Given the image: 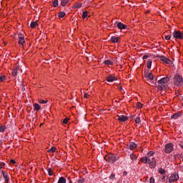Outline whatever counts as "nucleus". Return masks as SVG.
Wrapping results in <instances>:
<instances>
[{"instance_id":"49530a36","label":"nucleus","mask_w":183,"mask_h":183,"mask_svg":"<svg viewBox=\"0 0 183 183\" xmlns=\"http://www.w3.org/2000/svg\"><path fill=\"white\" fill-rule=\"evenodd\" d=\"M18 69H19V67L17 66L14 68L13 71H16V72H18Z\"/></svg>"},{"instance_id":"4c0bfd02","label":"nucleus","mask_w":183,"mask_h":183,"mask_svg":"<svg viewBox=\"0 0 183 183\" xmlns=\"http://www.w3.org/2000/svg\"><path fill=\"white\" fill-rule=\"evenodd\" d=\"M119 89L122 94H125V91H124V89L121 86H119Z\"/></svg>"},{"instance_id":"2f4dec72","label":"nucleus","mask_w":183,"mask_h":183,"mask_svg":"<svg viewBox=\"0 0 183 183\" xmlns=\"http://www.w3.org/2000/svg\"><path fill=\"white\" fill-rule=\"evenodd\" d=\"M159 174H161L162 175H165V170H164L163 169H159Z\"/></svg>"},{"instance_id":"1a4fd4ad","label":"nucleus","mask_w":183,"mask_h":183,"mask_svg":"<svg viewBox=\"0 0 183 183\" xmlns=\"http://www.w3.org/2000/svg\"><path fill=\"white\" fill-rule=\"evenodd\" d=\"M106 79L108 82H114V81H118L117 76L112 74H109L107 77H106Z\"/></svg>"},{"instance_id":"a19ab883","label":"nucleus","mask_w":183,"mask_h":183,"mask_svg":"<svg viewBox=\"0 0 183 183\" xmlns=\"http://www.w3.org/2000/svg\"><path fill=\"white\" fill-rule=\"evenodd\" d=\"M149 182H150V183H154V182H155V179L154 178V177H150V179H149Z\"/></svg>"},{"instance_id":"de8ad7c7","label":"nucleus","mask_w":183,"mask_h":183,"mask_svg":"<svg viewBox=\"0 0 183 183\" xmlns=\"http://www.w3.org/2000/svg\"><path fill=\"white\" fill-rule=\"evenodd\" d=\"M11 164H16V162L14 159H11Z\"/></svg>"},{"instance_id":"c85d7f7f","label":"nucleus","mask_w":183,"mask_h":183,"mask_svg":"<svg viewBox=\"0 0 183 183\" xmlns=\"http://www.w3.org/2000/svg\"><path fill=\"white\" fill-rule=\"evenodd\" d=\"M56 149V148L55 147H51V149H49L48 150V152H51V154H54V152H55V150Z\"/></svg>"},{"instance_id":"c03bdc74","label":"nucleus","mask_w":183,"mask_h":183,"mask_svg":"<svg viewBox=\"0 0 183 183\" xmlns=\"http://www.w3.org/2000/svg\"><path fill=\"white\" fill-rule=\"evenodd\" d=\"M165 39H166L167 41H169V39H171V35H167V36H165Z\"/></svg>"},{"instance_id":"423d86ee","label":"nucleus","mask_w":183,"mask_h":183,"mask_svg":"<svg viewBox=\"0 0 183 183\" xmlns=\"http://www.w3.org/2000/svg\"><path fill=\"white\" fill-rule=\"evenodd\" d=\"M173 38L175 39H183V33L181 31H175L172 34Z\"/></svg>"},{"instance_id":"b1692460","label":"nucleus","mask_w":183,"mask_h":183,"mask_svg":"<svg viewBox=\"0 0 183 183\" xmlns=\"http://www.w3.org/2000/svg\"><path fill=\"white\" fill-rule=\"evenodd\" d=\"M151 66H152V61L148 60V63H147L148 69H151Z\"/></svg>"},{"instance_id":"f8f14e48","label":"nucleus","mask_w":183,"mask_h":183,"mask_svg":"<svg viewBox=\"0 0 183 183\" xmlns=\"http://www.w3.org/2000/svg\"><path fill=\"white\" fill-rule=\"evenodd\" d=\"M119 121H121V122H125L126 121H128V117L124 115L119 116Z\"/></svg>"},{"instance_id":"f03ea898","label":"nucleus","mask_w":183,"mask_h":183,"mask_svg":"<svg viewBox=\"0 0 183 183\" xmlns=\"http://www.w3.org/2000/svg\"><path fill=\"white\" fill-rule=\"evenodd\" d=\"M169 81V76L162 78L160 80L157 81V84H159V85L157 86L158 89H160L162 91L165 89V88H167L165 86V84H168Z\"/></svg>"},{"instance_id":"2eb2a0df","label":"nucleus","mask_w":183,"mask_h":183,"mask_svg":"<svg viewBox=\"0 0 183 183\" xmlns=\"http://www.w3.org/2000/svg\"><path fill=\"white\" fill-rule=\"evenodd\" d=\"M181 113H175V114H174L172 117H171V118H172V119H178V118H179V117H181Z\"/></svg>"},{"instance_id":"79ce46f5","label":"nucleus","mask_w":183,"mask_h":183,"mask_svg":"<svg viewBox=\"0 0 183 183\" xmlns=\"http://www.w3.org/2000/svg\"><path fill=\"white\" fill-rule=\"evenodd\" d=\"M47 102H48V101H46V100H42V99L39 100L40 104H46Z\"/></svg>"},{"instance_id":"e433bc0d","label":"nucleus","mask_w":183,"mask_h":183,"mask_svg":"<svg viewBox=\"0 0 183 183\" xmlns=\"http://www.w3.org/2000/svg\"><path fill=\"white\" fill-rule=\"evenodd\" d=\"M136 124H140L141 123V119L139 117H137L135 119Z\"/></svg>"},{"instance_id":"bb28decb","label":"nucleus","mask_w":183,"mask_h":183,"mask_svg":"<svg viewBox=\"0 0 183 183\" xmlns=\"http://www.w3.org/2000/svg\"><path fill=\"white\" fill-rule=\"evenodd\" d=\"M6 79V76L2 75L0 76V82H4Z\"/></svg>"},{"instance_id":"7ed1b4c3","label":"nucleus","mask_w":183,"mask_h":183,"mask_svg":"<svg viewBox=\"0 0 183 183\" xmlns=\"http://www.w3.org/2000/svg\"><path fill=\"white\" fill-rule=\"evenodd\" d=\"M174 85L176 86H182L183 85V78L182 76L179 74H176L174 77Z\"/></svg>"},{"instance_id":"0eeeda50","label":"nucleus","mask_w":183,"mask_h":183,"mask_svg":"<svg viewBox=\"0 0 183 183\" xmlns=\"http://www.w3.org/2000/svg\"><path fill=\"white\" fill-rule=\"evenodd\" d=\"M178 179H179V176L178 175V174L174 173L170 176L169 179V182H176V181H178Z\"/></svg>"},{"instance_id":"6e6552de","label":"nucleus","mask_w":183,"mask_h":183,"mask_svg":"<svg viewBox=\"0 0 183 183\" xmlns=\"http://www.w3.org/2000/svg\"><path fill=\"white\" fill-rule=\"evenodd\" d=\"M160 61H162V62H164V64H167V65H169L171 64V59L164 56H158Z\"/></svg>"},{"instance_id":"c9c22d12","label":"nucleus","mask_w":183,"mask_h":183,"mask_svg":"<svg viewBox=\"0 0 183 183\" xmlns=\"http://www.w3.org/2000/svg\"><path fill=\"white\" fill-rule=\"evenodd\" d=\"M136 108H137V109H139V108H142V104L138 102L137 104Z\"/></svg>"},{"instance_id":"a878e982","label":"nucleus","mask_w":183,"mask_h":183,"mask_svg":"<svg viewBox=\"0 0 183 183\" xmlns=\"http://www.w3.org/2000/svg\"><path fill=\"white\" fill-rule=\"evenodd\" d=\"M36 25H38V23H36V21H33L31 23L30 26H31V28H35V26H36Z\"/></svg>"},{"instance_id":"09e8293b","label":"nucleus","mask_w":183,"mask_h":183,"mask_svg":"<svg viewBox=\"0 0 183 183\" xmlns=\"http://www.w3.org/2000/svg\"><path fill=\"white\" fill-rule=\"evenodd\" d=\"M127 174H128V172H127L126 171H124V172H123V175L125 177L126 175H127Z\"/></svg>"},{"instance_id":"8fccbe9b","label":"nucleus","mask_w":183,"mask_h":183,"mask_svg":"<svg viewBox=\"0 0 183 183\" xmlns=\"http://www.w3.org/2000/svg\"><path fill=\"white\" fill-rule=\"evenodd\" d=\"M143 59H148V56H144Z\"/></svg>"},{"instance_id":"58836bf2","label":"nucleus","mask_w":183,"mask_h":183,"mask_svg":"<svg viewBox=\"0 0 183 183\" xmlns=\"http://www.w3.org/2000/svg\"><path fill=\"white\" fill-rule=\"evenodd\" d=\"M84 182H85V179L84 178H80L78 180V183H84Z\"/></svg>"},{"instance_id":"dca6fc26","label":"nucleus","mask_w":183,"mask_h":183,"mask_svg":"<svg viewBox=\"0 0 183 183\" xmlns=\"http://www.w3.org/2000/svg\"><path fill=\"white\" fill-rule=\"evenodd\" d=\"M111 41H112V42H113V44H117V42H118V41H119V37L112 36Z\"/></svg>"},{"instance_id":"5701e85b","label":"nucleus","mask_w":183,"mask_h":183,"mask_svg":"<svg viewBox=\"0 0 183 183\" xmlns=\"http://www.w3.org/2000/svg\"><path fill=\"white\" fill-rule=\"evenodd\" d=\"M130 158H131V159L132 160V161H137V156L135 155V154H130Z\"/></svg>"},{"instance_id":"473e14b6","label":"nucleus","mask_w":183,"mask_h":183,"mask_svg":"<svg viewBox=\"0 0 183 183\" xmlns=\"http://www.w3.org/2000/svg\"><path fill=\"white\" fill-rule=\"evenodd\" d=\"M47 172H48V174H49V175L50 177L52 176V169L48 168V169H47Z\"/></svg>"},{"instance_id":"4be33fe9","label":"nucleus","mask_w":183,"mask_h":183,"mask_svg":"<svg viewBox=\"0 0 183 183\" xmlns=\"http://www.w3.org/2000/svg\"><path fill=\"white\" fill-rule=\"evenodd\" d=\"M105 65H114V62H112L111 60H106L104 61Z\"/></svg>"},{"instance_id":"f3484780","label":"nucleus","mask_w":183,"mask_h":183,"mask_svg":"<svg viewBox=\"0 0 183 183\" xmlns=\"http://www.w3.org/2000/svg\"><path fill=\"white\" fill-rule=\"evenodd\" d=\"M34 111H39V109H41V105L38 104L37 103H35L34 104Z\"/></svg>"},{"instance_id":"37998d69","label":"nucleus","mask_w":183,"mask_h":183,"mask_svg":"<svg viewBox=\"0 0 183 183\" xmlns=\"http://www.w3.org/2000/svg\"><path fill=\"white\" fill-rule=\"evenodd\" d=\"M4 167H5V163L0 162V169H2Z\"/></svg>"},{"instance_id":"7c9ffc66","label":"nucleus","mask_w":183,"mask_h":183,"mask_svg":"<svg viewBox=\"0 0 183 183\" xmlns=\"http://www.w3.org/2000/svg\"><path fill=\"white\" fill-rule=\"evenodd\" d=\"M147 157L149 158V157H154V152L150 151L147 153Z\"/></svg>"},{"instance_id":"a18cd8bd","label":"nucleus","mask_w":183,"mask_h":183,"mask_svg":"<svg viewBox=\"0 0 183 183\" xmlns=\"http://www.w3.org/2000/svg\"><path fill=\"white\" fill-rule=\"evenodd\" d=\"M109 178H110L111 179H114L115 178V174H112L111 176L109 177Z\"/></svg>"},{"instance_id":"f704fd0d","label":"nucleus","mask_w":183,"mask_h":183,"mask_svg":"<svg viewBox=\"0 0 183 183\" xmlns=\"http://www.w3.org/2000/svg\"><path fill=\"white\" fill-rule=\"evenodd\" d=\"M57 5H58V0H54L53 1V6H54V8H56Z\"/></svg>"},{"instance_id":"aec40b11","label":"nucleus","mask_w":183,"mask_h":183,"mask_svg":"<svg viewBox=\"0 0 183 183\" xmlns=\"http://www.w3.org/2000/svg\"><path fill=\"white\" fill-rule=\"evenodd\" d=\"M82 6V4L81 3H76V4L74 5L73 8L74 9H78Z\"/></svg>"},{"instance_id":"9b49d317","label":"nucleus","mask_w":183,"mask_h":183,"mask_svg":"<svg viewBox=\"0 0 183 183\" xmlns=\"http://www.w3.org/2000/svg\"><path fill=\"white\" fill-rule=\"evenodd\" d=\"M1 174L3 175V177L5 179V182L8 183L9 182V176H8V174H6V173L5 172V171H1Z\"/></svg>"},{"instance_id":"39448f33","label":"nucleus","mask_w":183,"mask_h":183,"mask_svg":"<svg viewBox=\"0 0 183 183\" xmlns=\"http://www.w3.org/2000/svg\"><path fill=\"white\" fill-rule=\"evenodd\" d=\"M174 151V144L172 143H168L165 145L164 152L166 154H171Z\"/></svg>"},{"instance_id":"3c124183","label":"nucleus","mask_w":183,"mask_h":183,"mask_svg":"<svg viewBox=\"0 0 183 183\" xmlns=\"http://www.w3.org/2000/svg\"><path fill=\"white\" fill-rule=\"evenodd\" d=\"M84 98H88V94H84Z\"/></svg>"},{"instance_id":"c756f323","label":"nucleus","mask_w":183,"mask_h":183,"mask_svg":"<svg viewBox=\"0 0 183 183\" xmlns=\"http://www.w3.org/2000/svg\"><path fill=\"white\" fill-rule=\"evenodd\" d=\"M6 129V127L5 126H0V132H4Z\"/></svg>"},{"instance_id":"ea45409f","label":"nucleus","mask_w":183,"mask_h":183,"mask_svg":"<svg viewBox=\"0 0 183 183\" xmlns=\"http://www.w3.org/2000/svg\"><path fill=\"white\" fill-rule=\"evenodd\" d=\"M68 121H69V119L65 118V119L63 120V124H68Z\"/></svg>"},{"instance_id":"393cba45","label":"nucleus","mask_w":183,"mask_h":183,"mask_svg":"<svg viewBox=\"0 0 183 183\" xmlns=\"http://www.w3.org/2000/svg\"><path fill=\"white\" fill-rule=\"evenodd\" d=\"M58 16H59V18H64V16H65V12H64V11L59 12L58 14Z\"/></svg>"},{"instance_id":"9d476101","label":"nucleus","mask_w":183,"mask_h":183,"mask_svg":"<svg viewBox=\"0 0 183 183\" xmlns=\"http://www.w3.org/2000/svg\"><path fill=\"white\" fill-rule=\"evenodd\" d=\"M144 77L147 79H149L150 81H152L154 79V74L152 73H145Z\"/></svg>"},{"instance_id":"20e7f679","label":"nucleus","mask_w":183,"mask_h":183,"mask_svg":"<svg viewBox=\"0 0 183 183\" xmlns=\"http://www.w3.org/2000/svg\"><path fill=\"white\" fill-rule=\"evenodd\" d=\"M104 159L105 161L109 162L110 164H114V162L117 161V157H115V155L112 154H109L104 157Z\"/></svg>"},{"instance_id":"6ab92c4d","label":"nucleus","mask_w":183,"mask_h":183,"mask_svg":"<svg viewBox=\"0 0 183 183\" xmlns=\"http://www.w3.org/2000/svg\"><path fill=\"white\" fill-rule=\"evenodd\" d=\"M25 42V39H24V36H20L19 38V44L21 45H24V43Z\"/></svg>"},{"instance_id":"ddd939ff","label":"nucleus","mask_w":183,"mask_h":183,"mask_svg":"<svg viewBox=\"0 0 183 183\" xmlns=\"http://www.w3.org/2000/svg\"><path fill=\"white\" fill-rule=\"evenodd\" d=\"M117 26L119 29H127V25L122 24V22L117 23Z\"/></svg>"},{"instance_id":"f257e3e1","label":"nucleus","mask_w":183,"mask_h":183,"mask_svg":"<svg viewBox=\"0 0 183 183\" xmlns=\"http://www.w3.org/2000/svg\"><path fill=\"white\" fill-rule=\"evenodd\" d=\"M141 162L142 164H149L150 168H155L157 167V160H155V158L149 159L148 156L142 157L140 159Z\"/></svg>"},{"instance_id":"cd10ccee","label":"nucleus","mask_w":183,"mask_h":183,"mask_svg":"<svg viewBox=\"0 0 183 183\" xmlns=\"http://www.w3.org/2000/svg\"><path fill=\"white\" fill-rule=\"evenodd\" d=\"M86 16H88V11H84L83 14H82L83 19H85V18H86Z\"/></svg>"},{"instance_id":"4468645a","label":"nucleus","mask_w":183,"mask_h":183,"mask_svg":"<svg viewBox=\"0 0 183 183\" xmlns=\"http://www.w3.org/2000/svg\"><path fill=\"white\" fill-rule=\"evenodd\" d=\"M137 147H138V145L137 144H135L134 142H130L129 148L132 151H134V149H135V148H137Z\"/></svg>"},{"instance_id":"412c9836","label":"nucleus","mask_w":183,"mask_h":183,"mask_svg":"<svg viewBox=\"0 0 183 183\" xmlns=\"http://www.w3.org/2000/svg\"><path fill=\"white\" fill-rule=\"evenodd\" d=\"M58 183H66V179L61 177L59 179Z\"/></svg>"},{"instance_id":"a211bd4d","label":"nucleus","mask_w":183,"mask_h":183,"mask_svg":"<svg viewBox=\"0 0 183 183\" xmlns=\"http://www.w3.org/2000/svg\"><path fill=\"white\" fill-rule=\"evenodd\" d=\"M68 2H69V0H61V6H66Z\"/></svg>"},{"instance_id":"72a5a7b5","label":"nucleus","mask_w":183,"mask_h":183,"mask_svg":"<svg viewBox=\"0 0 183 183\" xmlns=\"http://www.w3.org/2000/svg\"><path fill=\"white\" fill-rule=\"evenodd\" d=\"M12 76H16L18 75V71L13 70L11 72Z\"/></svg>"}]
</instances>
